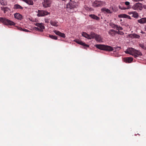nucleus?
Masks as SVG:
<instances>
[{"mask_svg": "<svg viewBox=\"0 0 146 146\" xmlns=\"http://www.w3.org/2000/svg\"><path fill=\"white\" fill-rule=\"evenodd\" d=\"M49 13L47 11L38 10L37 16L38 17H43L48 15Z\"/></svg>", "mask_w": 146, "mask_h": 146, "instance_id": "obj_7", "label": "nucleus"}, {"mask_svg": "<svg viewBox=\"0 0 146 146\" xmlns=\"http://www.w3.org/2000/svg\"><path fill=\"white\" fill-rule=\"evenodd\" d=\"M54 32L56 35H57L62 37L65 38L66 37L64 33H62L59 31L55 30L54 31Z\"/></svg>", "mask_w": 146, "mask_h": 146, "instance_id": "obj_10", "label": "nucleus"}, {"mask_svg": "<svg viewBox=\"0 0 146 146\" xmlns=\"http://www.w3.org/2000/svg\"><path fill=\"white\" fill-rule=\"evenodd\" d=\"M51 3V0H44L42 3L43 6L45 8H46L50 6Z\"/></svg>", "mask_w": 146, "mask_h": 146, "instance_id": "obj_8", "label": "nucleus"}, {"mask_svg": "<svg viewBox=\"0 0 146 146\" xmlns=\"http://www.w3.org/2000/svg\"><path fill=\"white\" fill-rule=\"evenodd\" d=\"M14 8L15 9H22L23 7L18 4H15L14 6Z\"/></svg>", "mask_w": 146, "mask_h": 146, "instance_id": "obj_23", "label": "nucleus"}, {"mask_svg": "<svg viewBox=\"0 0 146 146\" xmlns=\"http://www.w3.org/2000/svg\"><path fill=\"white\" fill-rule=\"evenodd\" d=\"M134 12V11H132V12H128V14L129 15H131V16L133 15L132 14H133V13Z\"/></svg>", "mask_w": 146, "mask_h": 146, "instance_id": "obj_38", "label": "nucleus"}, {"mask_svg": "<svg viewBox=\"0 0 146 146\" xmlns=\"http://www.w3.org/2000/svg\"><path fill=\"white\" fill-rule=\"evenodd\" d=\"M82 35L84 37H85L86 38H87L88 39H89V38H90L89 36V35L87 34L85 32H83L82 34Z\"/></svg>", "mask_w": 146, "mask_h": 146, "instance_id": "obj_22", "label": "nucleus"}, {"mask_svg": "<svg viewBox=\"0 0 146 146\" xmlns=\"http://www.w3.org/2000/svg\"><path fill=\"white\" fill-rule=\"evenodd\" d=\"M123 61L126 63H130L133 60V58L132 57H125L123 59Z\"/></svg>", "mask_w": 146, "mask_h": 146, "instance_id": "obj_12", "label": "nucleus"}, {"mask_svg": "<svg viewBox=\"0 0 146 146\" xmlns=\"http://www.w3.org/2000/svg\"><path fill=\"white\" fill-rule=\"evenodd\" d=\"M138 22L141 24L146 23V18H142L141 19L138 20Z\"/></svg>", "mask_w": 146, "mask_h": 146, "instance_id": "obj_16", "label": "nucleus"}, {"mask_svg": "<svg viewBox=\"0 0 146 146\" xmlns=\"http://www.w3.org/2000/svg\"><path fill=\"white\" fill-rule=\"evenodd\" d=\"M118 17L119 18H127L129 19H131V17L129 15H127L125 14H121L118 15Z\"/></svg>", "mask_w": 146, "mask_h": 146, "instance_id": "obj_14", "label": "nucleus"}, {"mask_svg": "<svg viewBox=\"0 0 146 146\" xmlns=\"http://www.w3.org/2000/svg\"><path fill=\"white\" fill-rule=\"evenodd\" d=\"M133 56H134L135 58H136L139 56H142V54L141 52L136 50H135L134 53H133Z\"/></svg>", "mask_w": 146, "mask_h": 146, "instance_id": "obj_11", "label": "nucleus"}, {"mask_svg": "<svg viewBox=\"0 0 146 146\" xmlns=\"http://www.w3.org/2000/svg\"><path fill=\"white\" fill-rule=\"evenodd\" d=\"M128 48V51H129V53H130V54H131L132 55H133V54H132V53L133 52L134 53L135 50V49H134L133 48Z\"/></svg>", "mask_w": 146, "mask_h": 146, "instance_id": "obj_24", "label": "nucleus"}, {"mask_svg": "<svg viewBox=\"0 0 146 146\" xmlns=\"http://www.w3.org/2000/svg\"><path fill=\"white\" fill-rule=\"evenodd\" d=\"M110 25L112 28L116 29V28L117 27V25H115L113 23H109Z\"/></svg>", "mask_w": 146, "mask_h": 146, "instance_id": "obj_27", "label": "nucleus"}, {"mask_svg": "<svg viewBox=\"0 0 146 146\" xmlns=\"http://www.w3.org/2000/svg\"><path fill=\"white\" fill-rule=\"evenodd\" d=\"M132 8L134 10H141L143 9L142 5L139 3H136L133 5Z\"/></svg>", "mask_w": 146, "mask_h": 146, "instance_id": "obj_5", "label": "nucleus"}, {"mask_svg": "<svg viewBox=\"0 0 146 146\" xmlns=\"http://www.w3.org/2000/svg\"><path fill=\"white\" fill-rule=\"evenodd\" d=\"M14 17L16 19L18 20H21L23 19L22 15L20 14L17 13L14 14Z\"/></svg>", "mask_w": 146, "mask_h": 146, "instance_id": "obj_15", "label": "nucleus"}, {"mask_svg": "<svg viewBox=\"0 0 146 146\" xmlns=\"http://www.w3.org/2000/svg\"><path fill=\"white\" fill-rule=\"evenodd\" d=\"M85 9L87 11H89L90 9L88 7L85 6L84 7Z\"/></svg>", "mask_w": 146, "mask_h": 146, "instance_id": "obj_35", "label": "nucleus"}, {"mask_svg": "<svg viewBox=\"0 0 146 146\" xmlns=\"http://www.w3.org/2000/svg\"><path fill=\"white\" fill-rule=\"evenodd\" d=\"M125 4L126 5L128 6L130 4V3L128 1H126L125 2Z\"/></svg>", "mask_w": 146, "mask_h": 146, "instance_id": "obj_37", "label": "nucleus"}, {"mask_svg": "<svg viewBox=\"0 0 146 146\" xmlns=\"http://www.w3.org/2000/svg\"><path fill=\"white\" fill-rule=\"evenodd\" d=\"M129 36L130 37L132 38L139 39L140 38L139 35L135 33L130 34L129 35Z\"/></svg>", "mask_w": 146, "mask_h": 146, "instance_id": "obj_13", "label": "nucleus"}, {"mask_svg": "<svg viewBox=\"0 0 146 146\" xmlns=\"http://www.w3.org/2000/svg\"><path fill=\"white\" fill-rule=\"evenodd\" d=\"M139 45L143 49H145V47L143 44H140Z\"/></svg>", "mask_w": 146, "mask_h": 146, "instance_id": "obj_36", "label": "nucleus"}, {"mask_svg": "<svg viewBox=\"0 0 146 146\" xmlns=\"http://www.w3.org/2000/svg\"><path fill=\"white\" fill-rule=\"evenodd\" d=\"M44 21L46 23H48L49 22V21L48 19H45V20H44Z\"/></svg>", "mask_w": 146, "mask_h": 146, "instance_id": "obj_40", "label": "nucleus"}, {"mask_svg": "<svg viewBox=\"0 0 146 146\" xmlns=\"http://www.w3.org/2000/svg\"><path fill=\"white\" fill-rule=\"evenodd\" d=\"M0 3L3 6H5L7 5V3L3 0H0Z\"/></svg>", "mask_w": 146, "mask_h": 146, "instance_id": "obj_29", "label": "nucleus"}, {"mask_svg": "<svg viewBox=\"0 0 146 146\" xmlns=\"http://www.w3.org/2000/svg\"><path fill=\"white\" fill-rule=\"evenodd\" d=\"M104 4V2L100 1H95L93 3V6L94 7H99L102 6Z\"/></svg>", "mask_w": 146, "mask_h": 146, "instance_id": "obj_6", "label": "nucleus"}, {"mask_svg": "<svg viewBox=\"0 0 146 146\" xmlns=\"http://www.w3.org/2000/svg\"><path fill=\"white\" fill-rule=\"evenodd\" d=\"M17 29L18 30H19L21 31H23L26 32H28L30 31H29V30H28L27 29H23L22 28L20 27H18Z\"/></svg>", "mask_w": 146, "mask_h": 146, "instance_id": "obj_30", "label": "nucleus"}, {"mask_svg": "<svg viewBox=\"0 0 146 146\" xmlns=\"http://www.w3.org/2000/svg\"><path fill=\"white\" fill-rule=\"evenodd\" d=\"M119 34L120 35H123L124 34V33L122 31H120L119 32Z\"/></svg>", "mask_w": 146, "mask_h": 146, "instance_id": "obj_42", "label": "nucleus"}, {"mask_svg": "<svg viewBox=\"0 0 146 146\" xmlns=\"http://www.w3.org/2000/svg\"><path fill=\"white\" fill-rule=\"evenodd\" d=\"M95 46L96 48L99 49L108 51H113V48L115 49L119 48L118 49V50H119L121 49V47L118 46H116L113 48L110 46L101 44H96V45Z\"/></svg>", "mask_w": 146, "mask_h": 146, "instance_id": "obj_1", "label": "nucleus"}, {"mask_svg": "<svg viewBox=\"0 0 146 146\" xmlns=\"http://www.w3.org/2000/svg\"><path fill=\"white\" fill-rule=\"evenodd\" d=\"M119 32H120V31H116L115 33L118 34H119Z\"/></svg>", "mask_w": 146, "mask_h": 146, "instance_id": "obj_43", "label": "nucleus"}, {"mask_svg": "<svg viewBox=\"0 0 146 146\" xmlns=\"http://www.w3.org/2000/svg\"><path fill=\"white\" fill-rule=\"evenodd\" d=\"M62 1L66 2L67 1H69V0H62Z\"/></svg>", "mask_w": 146, "mask_h": 146, "instance_id": "obj_44", "label": "nucleus"}, {"mask_svg": "<svg viewBox=\"0 0 146 146\" xmlns=\"http://www.w3.org/2000/svg\"><path fill=\"white\" fill-rule=\"evenodd\" d=\"M95 40L98 42L101 41L102 40V38L101 36L100 35H97L95 38Z\"/></svg>", "mask_w": 146, "mask_h": 146, "instance_id": "obj_18", "label": "nucleus"}, {"mask_svg": "<svg viewBox=\"0 0 146 146\" xmlns=\"http://www.w3.org/2000/svg\"><path fill=\"white\" fill-rule=\"evenodd\" d=\"M133 1L135 2L142 1L144 0H132Z\"/></svg>", "mask_w": 146, "mask_h": 146, "instance_id": "obj_41", "label": "nucleus"}, {"mask_svg": "<svg viewBox=\"0 0 146 146\" xmlns=\"http://www.w3.org/2000/svg\"><path fill=\"white\" fill-rule=\"evenodd\" d=\"M96 34L94 33L93 32H91L90 35H89V36L90 38H89L90 39H91L92 38H95Z\"/></svg>", "mask_w": 146, "mask_h": 146, "instance_id": "obj_25", "label": "nucleus"}, {"mask_svg": "<svg viewBox=\"0 0 146 146\" xmlns=\"http://www.w3.org/2000/svg\"><path fill=\"white\" fill-rule=\"evenodd\" d=\"M0 22L7 25H14L15 24L13 21L5 17H0Z\"/></svg>", "mask_w": 146, "mask_h": 146, "instance_id": "obj_2", "label": "nucleus"}, {"mask_svg": "<svg viewBox=\"0 0 146 146\" xmlns=\"http://www.w3.org/2000/svg\"><path fill=\"white\" fill-rule=\"evenodd\" d=\"M116 32V31L114 30L111 29L109 31L108 33L111 35L113 36L115 35Z\"/></svg>", "mask_w": 146, "mask_h": 146, "instance_id": "obj_21", "label": "nucleus"}, {"mask_svg": "<svg viewBox=\"0 0 146 146\" xmlns=\"http://www.w3.org/2000/svg\"><path fill=\"white\" fill-rule=\"evenodd\" d=\"M33 2L32 0H29L28 1V3L27 4L30 5H33Z\"/></svg>", "mask_w": 146, "mask_h": 146, "instance_id": "obj_32", "label": "nucleus"}, {"mask_svg": "<svg viewBox=\"0 0 146 146\" xmlns=\"http://www.w3.org/2000/svg\"><path fill=\"white\" fill-rule=\"evenodd\" d=\"M116 29L117 30H123V28L122 27H121L120 26H118L117 25V27L116 28Z\"/></svg>", "mask_w": 146, "mask_h": 146, "instance_id": "obj_34", "label": "nucleus"}, {"mask_svg": "<svg viewBox=\"0 0 146 146\" xmlns=\"http://www.w3.org/2000/svg\"><path fill=\"white\" fill-rule=\"evenodd\" d=\"M141 33H142V34H144V33H145L144 32H143V31H141Z\"/></svg>", "mask_w": 146, "mask_h": 146, "instance_id": "obj_45", "label": "nucleus"}, {"mask_svg": "<svg viewBox=\"0 0 146 146\" xmlns=\"http://www.w3.org/2000/svg\"><path fill=\"white\" fill-rule=\"evenodd\" d=\"M58 23V22L56 21H51L50 22V23L51 25L53 26L57 27L58 25H57V23Z\"/></svg>", "mask_w": 146, "mask_h": 146, "instance_id": "obj_19", "label": "nucleus"}, {"mask_svg": "<svg viewBox=\"0 0 146 146\" xmlns=\"http://www.w3.org/2000/svg\"><path fill=\"white\" fill-rule=\"evenodd\" d=\"M70 1L67 4L66 8L70 9L74 8L78 5V2L76 0H69Z\"/></svg>", "mask_w": 146, "mask_h": 146, "instance_id": "obj_3", "label": "nucleus"}, {"mask_svg": "<svg viewBox=\"0 0 146 146\" xmlns=\"http://www.w3.org/2000/svg\"><path fill=\"white\" fill-rule=\"evenodd\" d=\"M1 8L2 11H4V13H6L9 10V8L7 7H1Z\"/></svg>", "mask_w": 146, "mask_h": 146, "instance_id": "obj_17", "label": "nucleus"}, {"mask_svg": "<svg viewBox=\"0 0 146 146\" xmlns=\"http://www.w3.org/2000/svg\"><path fill=\"white\" fill-rule=\"evenodd\" d=\"M119 8L121 9V10H125V9H129L130 8V7H129V6H128L126 8L124 7H121L120 6H119Z\"/></svg>", "mask_w": 146, "mask_h": 146, "instance_id": "obj_33", "label": "nucleus"}, {"mask_svg": "<svg viewBox=\"0 0 146 146\" xmlns=\"http://www.w3.org/2000/svg\"><path fill=\"white\" fill-rule=\"evenodd\" d=\"M35 25L37 27H35V29L41 32H43V30L45 28L43 24L42 23H36Z\"/></svg>", "mask_w": 146, "mask_h": 146, "instance_id": "obj_4", "label": "nucleus"}, {"mask_svg": "<svg viewBox=\"0 0 146 146\" xmlns=\"http://www.w3.org/2000/svg\"><path fill=\"white\" fill-rule=\"evenodd\" d=\"M102 11L103 12H106V13H112V12H111L110 10L106 8H104L102 9Z\"/></svg>", "mask_w": 146, "mask_h": 146, "instance_id": "obj_26", "label": "nucleus"}, {"mask_svg": "<svg viewBox=\"0 0 146 146\" xmlns=\"http://www.w3.org/2000/svg\"><path fill=\"white\" fill-rule=\"evenodd\" d=\"M89 17L93 19H96L97 20H98L100 19L99 17L94 15H90Z\"/></svg>", "mask_w": 146, "mask_h": 146, "instance_id": "obj_20", "label": "nucleus"}, {"mask_svg": "<svg viewBox=\"0 0 146 146\" xmlns=\"http://www.w3.org/2000/svg\"><path fill=\"white\" fill-rule=\"evenodd\" d=\"M125 52L126 53L130 54V53H129V51H128V48H127V50L126 51H125Z\"/></svg>", "mask_w": 146, "mask_h": 146, "instance_id": "obj_39", "label": "nucleus"}, {"mask_svg": "<svg viewBox=\"0 0 146 146\" xmlns=\"http://www.w3.org/2000/svg\"><path fill=\"white\" fill-rule=\"evenodd\" d=\"M119 48H117V49H117V50H118V49Z\"/></svg>", "mask_w": 146, "mask_h": 146, "instance_id": "obj_46", "label": "nucleus"}, {"mask_svg": "<svg viewBox=\"0 0 146 146\" xmlns=\"http://www.w3.org/2000/svg\"><path fill=\"white\" fill-rule=\"evenodd\" d=\"M133 14H132L133 15H131V17H133L135 18H137L139 17L138 14L136 11H134Z\"/></svg>", "mask_w": 146, "mask_h": 146, "instance_id": "obj_28", "label": "nucleus"}, {"mask_svg": "<svg viewBox=\"0 0 146 146\" xmlns=\"http://www.w3.org/2000/svg\"><path fill=\"white\" fill-rule=\"evenodd\" d=\"M74 41L76 43L82 45L83 46H84L86 47H89V45L86 44L85 43L83 42L81 40H79L78 39H76Z\"/></svg>", "mask_w": 146, "mask_h": 146, "instance_id": "obj_9", "label": "nucleus"}, {"mask_svg": "<svg viewBox=\"0 0 146 146\" xmlns=\"http://www.w3.org/2000/svg\"><path fill=\"white\" fill-rule=\"evenodd\" d=\"M49 37L51 38L54 40H57V38L56 36H54L53 35H49Z\"/></svg>", "mask_w": 146, "mask_h": 146, "instance_id": "obj_31", "label": "nucleus"}]
</instances>
